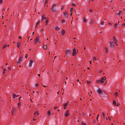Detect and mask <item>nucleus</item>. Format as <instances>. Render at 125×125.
I'll return each mask as SVG.
<instances>
[{"label": "nucleus", "mask_w": 125, "mask_h": 125, "mask_svg": "<svg viewBox=\"0 0 125 125\" xmlns=\"http://www.w3.org/2000/svg\"><path fill=\"white\" fill-rule=\"evenodd\" d=\"M94 60H96V58H94Z\"/></svg>", "instance_id": "obj_50"}, {"label": "nucleus", "mask_w": 125, "mask_h": 125, "mask_svg": "<svg viewBox=\"0 0 125 125\" xmlns=\"http://www.w3.org/2000/svg\"><path fill=\"white\" fill-rule=\"evenodd\" d=\"M117 42H115V43L116 44V45L117 46L118 45V44H117Z\"/></svg>", "instance_id": "obj_52"}, {"label": "nucleus", "mask_w": 125, "mask_h": 125, "mask_svg": "<svg viewBox=\"0 0 125 125\" xmlns=\"http://www.w3.org/2000/svg\"><path fill=\"white\" fill-rule=\"evenodd\" d=\"M44 19H45V20L46 19V17H44Z\"/></svg>", "instance_id": "obj_57"}, {"label": "nucleus", "mask_w": 125, "mask_h": 125, "mask_svg": "<svg viewBox=\"0 0 125 125\" xmlns=\"http://www.w3.org/2000/svg\"><path fill=\"white\" fill-rule=\"evenodd\" d=\"M82 124L83 125H86L85 124V123H82Z\"/></svg>", "instance_id": "obj_48"}, {"label": "nucleus", "mask_w": 125, "mask_h": 125, "mask_svg": "<svg viewBox=\"0 0 125 125\" xmlns=\"http://www.w3.org/2000/svg\"><path fill=\"white\" fill-rule=\"evenodd\" d=\"M8 69L9 70H10L11 69V68L10 67H8Z\"/></svg>", "instance_id": "obj_43"}, {"label": "nucleus", "mask_w": 125, "mask_h": 125, "mask_svg": "<svg viewBox=\"0 0 125 125\" xmlns=\"http://www.w3.org/2000/svg\"><path fill=\"white\" fill-rule=\"evenodd\" d=\"M21 44L20 42H18L17 43V46L18 48H19Z\"/></svg>", "instance_id": "obj_12"}, {"label": "nucleus", "mask_w": 125, "mask_h": 125, "mask_svg": "<svg viewBox=\"0 0 125 125\" xmlns=\"http://www.w3.org/2000/svg\"><path fill=\"white\" fill-rule=\"evenodd\" d=\"M39 36H37L36 38L35 39V41H34V43L35 44H37L39 42Z\"/></svg>", "instance_id": "obj_2"}, {"label": "nucleus", "mask_w": 125, "mask_h": 125, "mask_svg": "<svg viewBox=\"0 0 125 125\" xmlns=\"http://www.w3.org/2000/svg\"><path fill=\"white\" fill-rule=\"evenodd\" d=\"M43 48L45 50H46L47 49V46L46 45H44L43 46Z\"/></svg>", "instance_id": "obj_15"}, {"label": "nucleus", "mask_w": 125, "mask_h": 125, "mask_svg": "<svg viewBox=\"0 0 125 125\" xmlns=\"http://www.w3.org/2000/svg\"><path fill=\"white\" fill-rule=\"evenodd\" d=\"M48 22V20H46V23L47 24Z\"/></svg>", "instance_id": "obj_41"}, {"label": "nucleus", "mask_w": 125, "mask_h": 125, "mask_svg": "<svg viewBox=\"0 0 125 125\" xmlns=\"http://www.w3.org/2000/svg\"><path fill=\"white\" fill-rule=\"evenodd\" d=\"M7 46V45L6 44H5L3 46V49H4Z\"/></svg>", "instance_id": "obj_25"}, {"label": "nucleus", "mask_w": 125, "mask_h": 125, "mask_svg": "<svg viewBox=\"0 0 125 125\" xmlns=\"http://www.w3.org/2000/svg\"><path fill=\"white\" fill-rule=\"evenodd\" d=\"M63 14L65 17H67L68 16V14L67 12L65 11L64 12Z\"/></svg>", "instance_id": "obj_8"}, {"label": "nucleus", "mask_w": 125, "mask_h": 125, "mask_svg": "<svg viewBox=\"0 0 125 125\" xmlns=\"http://www.w3.org/2000/svg\"><path fill=\"white\" fill-rule=\"evenodd\" d=\"M119 105H120V104H119V103L118 102L116 106H118Z\"/></svg>", "instance_id": "obj_37"}, {"label": "nucleus", "mask_w": 125, "mask_h": 125, "mask_svg": "<svg viewBox=\"0 0 125 125\" xmlns=\"http://www.w3.org/2000/svg\"><path fill=\"white\" fill-rule=\"evenodd\" d=\"M115 94L116 96H117L118 95V93L117 92H116L115 93Z\"/></svg>", "instance_id": "obj_36"}, {"label": "nucleus", "mask_w": 125, "mask_h": 125, "mask_svg": "<svg viewBox=\"0 0 125 125\" xmlns=\"http://www.w3.org/2000/svg\"><path fill=\"white\" fill-rule=\"evenodd\" d=\"M71 53V51L70 50H66L65 52V53L67 55H69Z\"/></svg>", "instance_id": "obj_3"}, {"label": "nucleus", "mask_w": 125, "mask_h": 125, "mask_svg": "<svg viewBox=\"0 0 125 125\" xmlns=\"http://www.w3.org/2000/svg\"><path fill=\"white\" fill-rule=\"evenodd\" d=\"M79 81V79H77V82H78Z\"/></svg>", "instance_id": "obj_62"}, {"label": "nucleus", "mask_w": 125, "mask_h": 125, "mask_svg": "<svg viewBox=\"0 0 125 125\" xmlns=\"http://www.w3.org/2000/svg\"><path fill=\"white\" fill-rule=\"evenodd\" d=\"M67 103H65L63 104V106L64 107H65L67 106Z\"/></svg>", "instance_id": "obj_28"}, {"label": "nucleus", "mask_w": 125, "mask_h": 125, "mask_svg": "<svg viewBox=\"0 0 125 125\" xmlns=\"http://www.w3.org/2000/svg\"><path fill=\"white\" fill-rule=\"evenodd\" d=\"M93 10L92 9H90L89 10V11L90 12V13H92V12L93 11Z\"/></svg>", "instance_id": "obj_31"}, {"label": "nucleus", "mask_w": 125, "mask_h": 125, "mask_svg": "<svg viewBox=\"0 0 125 125\" xmlns=\"http://www.w3.org/2000/svg\"><path fill=\"white\" fill-rule=\"evenodd\" d=\"M57 108V107H56V106H55V107H54V109H55L56 108Z\"/></svg>", "instance_id": "obj_49"}, {"label": "nucleus", "mask_w": 125, "mask_h": 125, "mask_svg": "<svg viewBox=\"0 0 125 125\" xmlns=\"http://www.w3.org/2000/svg\"><path fill=\"white\" fill-rule=\"evenodd\" d=\"M62 22L63 23H64L65 22V21L63 20H62Z\"/></svg>", "instance_id": "obj_33"}, {"label": "nucleus", "mask_w": 125, "mask_h": 125, "mask_svg": "<svg viewBox=\"0 0 125 125\" xmlns=\"http://www.w3.org/2000/svg\"><path fill=\"white\" fill-rule=\"evenodd\" d=\"M52 10L53 11H56V9L55 7H52Z\"/></svg>", "instance_id": "obj_13"}, {"label": "nucleus", "mask_w": 125, "mask_h": 125, "mask_svg": "<svg viewBox=\"0 0 125 125\" xmlns=\"http://www.w3.org/2000/svg\"><path fill=\"white\" fill-rule=\"evenodd\" d=\"M56 5V4L55 3H54L52 5V7H54Z\"/></svg>", "instance_id": "obj_26"}, {"label": "nucleus", "mask_w": 125, "mask_h": 125, "mask_svg": "<svg viewBox=\"0 0 125 125\" xmlns=\"http://www.w3.org/2000/svg\"><path fill=\"white\" fill-rule=\"evenodd\" d=\"M107 51H107V49H106V53H107Z\"/></svg>", "instance_id": "obj_58"}, {"label": "nucleus", "mask_w": 125, "mask_h": 125, "mask_svg": "<svg viewBox=\"0 0 125 125\" xmlns=\"http://www.w3.org/2000/svg\"><path fill=\"white\" fill-rule=\"evenodd\" d=\"M45 16L44 15H43L42 16V18H43Z\"/></svg>", "instance_id": "obj_46"}, {"label": "nucleus", "mask_w": 125, "mask_h": 125, "mask_svg": "<svg viewBox=\"0 0 125 125\" xmlns=\"http://www.w3.org/2000/svg\"><path fill=\"white\" fill-rule=\"evenodd\" d=\"M96 82L97 83H101L100 82V81L99 80H97L96 81Z\"/></svg>", "instance_id": "obj_34"}, {"label": "nucleus", "mask_w": 125, "mask_h": 125, "mask_svg": "<svg viewBox=\"0 0 125 125\" xmlns=\"http://www.w3.org/2000/svg\"><path fill=\"white\" fill-rule=\"evenodd\" d=\"M96 119H97V121H98V117H97Z\"/></svg>", "instance_id": "obj_60"}, {"label": "nucleus", "mask_w": 125, "mask_h": 125, "mask_svg": "<svg viewBox=\"0 0 125 125\" xmlns=\"http://www.w3.org/2000/svg\"><path fill=\"white\" fill-rule=\"evenodd\" d=\"M21 97H20L19 98V101H20V100H21Z\"/></svg>", "instance_id": "obj_45"}, {"label": "nucleus", "mask_w": 125, "mask_h": 125, "mask_svg": "<svg viewBox=\"0 0 125 125\" xmlns=\"http://www.w3.org/2000/svg\"><path fill=\"white\" fill-rule=\"evenodd\" d=\"M102 72V70H101L100 71V73H101Z\"/></svg>", "instance_id": "obj_54"}, {"label": "nucleus", "mask_w": 125, "mask_h": 125, "mask_svg": "<svg viewBox=\"0 0 125 125\" xmlns=\"http://www.w3.org/2000/svg\"><path fill=\"white\" fill-rule=\"evenodd\" d=\"M13 98H15L17 97V96L16 94H13Z\"/></svg>", "instance_id": "obj_18"}, {"label": "nucleus", "mask_w": 125, "mask_h": 125, "mask_svg": "<svg viewBox=\"0 0 125 125\" xmlns=\"http://www.w3.org/2000/svg\"><path fill=\"white\" fill-rule=\"evenodd\" d=\"M69 115V111L68 110H67L65 114V117H67Z\"/></svg>", "instance_id": "obj_10"}, {"label": "nucleus", "mask_w": 125, "mask_h": 125, "mask_svg": "<svg viewBox=\"0 0 125 125\" xmlns=\"http://www.w3.org/2000/svg\"><path fill=\"white\" fill-rule=\"evenodd\" d=\"M51 114V111H48L47 112V114L48 115V116H49Z\"/></svg>", "instance_id": "obj_14"}, {"label": "nucleus", "mask_w": 125, "mask_h": 125, "mask_svg": "<svg viewBox=\"0 0 125 125\" xmlns=\"http://www.w3.org/2000/svg\"><path fill=\"white\" fill-rule=\"evenodd\" d=\"M97 92L100 94H102L103 93V90L100 89H99L97 90Z\"/></svg>", "instance_id": "obj_5"}, {"label": "nucleus", "mask_w": 125, "mask_h": 125, "mask_svg": "<svg viewBox=\"0 0 125 125\" xmlns=\"http://www.w3.org/2000/svg\"><path fill=\"white\" fill-rule=\"evenodd\" d=\"M18 38L19 39H21V37L20 36H19V37Z\"/></svg>", "instance_id": "obj_42"}, {"label": "nucleus", "mask_w": 125, "mask_h": 125, "mask_svg": "<svg viewBox=\"0 0 125 125\" xmlns=\"http://www.w3.org/2000/svg\"><path fill=\"white\" fill-rule=\"evenodd\" d=\"M22 57H20L19 58V59L18 61V62H17V63H20L22 60Z\"/></svg>", "instance_id": "obj_9"}, {"label": "nucleus", "mask_w": 125, "mask_h": 125, "mask_svg": "<svg viewBox=\"0 0 125 125\" xmlns=\"http://www.w3.org/2000/svg\"><path fill=\"white\" fill-rule=\"evenodd\" d=\"M109 25H112L111 23H109Z\"/></svg>", "instance_id": "obj_61"}, {"label": "nucleus", "mask_w": 125, "mask_h": 125, "mask_svg": "<svg viewBox=\"0 0 125 125\" xmlns=\"http://www.w3.org/2000/svg\"><path fill=\"white\" fill-rule=\"evenodd\" d=\"M121 13V11H119V12H118L117 13V14L119 16H120V13Z\"/></svg>", "instance_id": "obj_22"}, {"label": "nucleus", "mask_w": 125, "mask_h": 125, "mask_svg": "<svg viewBox=\"0 0 125 125\" xmlns=\"http://www.w3.org/2000/svg\"><path fill=\"white\" fill-rule=\"evenodd\" d=\"M110 44V47L112 49H113L114 48V42H109Z\"/></svg>", "instance_id": "obj_1"}, {"label": "nucleus", "mask_w": 125, "mask_h": 125, "mask_svg": "<svg viewBox=\"0 0 125 125\" xmlns=\"http://www.w3.org/2000/svg\"><path fill=\"white\" fill-rule=\"evenodd\" d=\"M28 57V54H26V55H25V58H27Z\"/></svg>", "instance_id": "obj_44"}, {"label": "nucleus", "mask_w": 125, "mask_h": 125, "mask_svg": "<svg viewBox=\"0 0 125 125\" xmlns=\"http://www.w3.org/2000/svg\"><path fill=\"white\" fill-rule=\"evenodd\" d=\"M55 28L56 30H58L60 29V28L57 26H55Z\"/></svg>", "instance_id": "obj_17"}, {"label": "nucleus", "mask_w": 125, "mask_h": 125, "mask_svg": "<svg viewBox=\"0 0 125 125\" xmlns=\"http://www.w3.org/2000/svg\"><path fill=\"white\" fill-rule=\"evenodd\" d=\"M40 22V21H39L37 22V23L36 24V26L35 27V28H37V25L39 24Z\"/></svg>", "instance_id": "obj_20"}, {"label": "nucleus", "mask_w": 125, "mask_h": 125, "mask_svg": "<svg viewBox=\"0 0 125 125\" xmlns=\"http://www.w3.org/2000/svg\"><path fill=\"white\" fill-rule=\"evenodd\" d=\"M86 82L88 84H90L91 82L90 81H87Z\"/></svg>", "instance_id": "obj_35"}, {"label": "nucleus", "mask_w": 125, "mask_h": 125, "mask_svg": "<svg viewBox=\"0 0 125 125\" xmlns=\"http://www.w3.org/2000/svg\"><path fill=\"white\" fill-rule=\"evenodd\" d=\"M43 31V29H42V30H41V31L42 32Z\"/></svg>", "instance_id": "obj_55"}, {"label": "nucleus", "mask_w": 125, "mask_h": 125, "mask_svg": "<svg viewBox=\"0 0 125 125\" xmlns=\"http://www.w3.org/2000/svg\"><path fill=\"white\" fill-rule=\"evenodd\" d=\"M48 0H46L45 1V3H47L48 2Z\"/></svg>", "instance_id": "obj_47"}, {"label": "nucleus", "mask_w": 125, "mask_h": 125, "mask_svg": "<svg viewBox=\"0 0 125 125\" xmlns=\"http://www.w3.org/2000/svg\"><path fill=\"white\" fill-rule=\"evenodd\" d=\"M34 32H32V35H34Z\"/></svg>", "instance_id": "obj_64"}, {"label": "nucleus", "mask_w": 125, "mask_h": 125, "mask_svg": "<svg viewBox=\"0 0 125 125\" xmlns=\"http://www.w3.org/2000/svg\"><path fill=\"white\" fill-rule=\"evenodd\" d=\"M105 50H106V49L107 50V48L106 47H105Z\"/></svg>", "instance_id": "obj_63"}, {"label": "nucleus", "mask_w": 125, "mask_h": 125, "mask_svg": "<svg viewBox=\"0 0 125 125\" xmlns=\"http://www.w3.org/2000/svg\"><path fill=\"white\" fill-rule=\"evenodd\" d=\"M102 115H103V117L104 119H105V115H104V113H102Z\"/></svg>", "instance_id": "obj_24"}, {"label": "nucleus", "mask_w": 125, "mask_h": 125, "mask_svg": "<svg viewBox=\"0 0 125 125\" xmlns=\"http://www.w3.org/2000/svg\"><path fill=\"white\" fill-rule=\"evenodd\" d=\"M63 9V8H62V7L61 8V10H62Z\"/></svg>", "instance_id": "obj_59"}, {"label": "nucleus", "mask_w": 125, "mask_h": 125, "mask_svg": "<svg viewBox=\"0 0 125 125\" xmlns=\"http://www.w3.org/2000/svg\"><path fill=\"white\" fill-rule=\"evenodd\" d=\"M42 86H43V87H46V86H45V85H43Z\"/></svg>", "instance_id": "obj_56"}, {"label": "nucleus", "mask_w": 125, "mask_h": 125, "mask_svg": "<svg viewBox=\"0 0 125 125\" xmlns=\"http://www.w3.org/2000/svg\"><path fill=\"white\" fill-rule=\"evenodd\" d=\"M104 22L103 21L101 22L100 23V24L101 25H104Z\"/></svg>", "instance_id": "obj_30"}, {"label": "nucleus", "mask_w": 125, "mask_h": 125, "mask_svg": "<svg viewBox=\"0 0 125 125\" xmlns=\"http://www.w3.org/2000/svg\"><path fill=\"white\" fill-rule=\"evenodd\" d=\"M76 50L75 48H74L73 49V56H74L76 54Z\"/></svg>", "instance_id": "obj_6"}, {"label": "nucleus", "mask_w": 125, "mask_h": 125, "mask_svg": "<svg viewBox=\"0 0 125 125\" xmlns=\"http://www.w3.org/2000/svg\"><path fill=\"white\" fill-rule=\"evenodd\" d=\"M84 22H85L86 21V20L85 19H84Z\"/></svg>", "instance_id": "obj_39"}, {"label": "nucleus", "mask_w": 125, "mask_h": 125, "mask_svg": "<svg viewBox=\"0 0 125 125\" xmlns=\"http://www.w3.org/2000/svg\"><path fill=\"white\" fill-rule=\"evenodd\" d=\"M15 110V108H13L12 109L11 111V114H12V115L14 113Z\"/></svg>", "instance_id": "obj_11"}, {"label": "nucleus", "mask_w": 125, "mask_h": 125, "mask_svg": "<svg viewBox=\"0 0 125 125\" xmlns=\"http://www.w3.org/2000/svg\"><path fill=\"white\" fill-rule=\"evenodd\" d=\"M113 104L115 105H116V102L115 101H113Z\"/></svg>", "instance_id": "obj_32"}, {"label": "nucleus", "mask_w": 125, "mask_h": 125, "mask_svg": "<svg viewBox=\"0 0 125 125\" xmlns=\"http://www.w3.org/2000/svg\"><path fill=\"white\" fill-rule=\"evenodd\" d=\"M3 1V0H0V4Z\"/></svg>", "instance_id": "obj_40"}, {"label": "nucleus", "mask_w": 125, "mask_h": 125, "mask_svg": "<svg viewBox=\"0 0 125 125\" xmlns=\"http://www.w3.org/2000/svg\"><path fill=\"white\" fill-rule=\"evenodd\" d=\"M72 5L73 6H74L75 5V4L74 3L72 4Z\"/></svg>", "instance_id": "obj_38"}, {"label": "nucleus", "mask_w": 125, "mask_h": 125, "mask_svg": "<svg viewBox=\"0 0 125 125\" xmlns=\"http://www.w3.org/2000/svg\"><path fill=\"white\" fill-rule=\"evenodd\" d=\"M74 8H71V9H70V12L71 13H72L73 10V9Z\"/></svg>", "instance_id": "obj_23"}, {"label": "nucleus", "mask_w": 125, "mask_h": 125, "mask_svg": "<svg viewBox=\"0 0 125 125\" xmlns=\"http://www.w3.org/2000/svg\"><path fill=\"white\" fill-rule=\"evenodd\" d=\"M114 25H115V28L117 27L118 26L117 24L116 23V24H115Z\"/></svg>", "instance_id": "obj_27"}, {"label": "nucleus", "mask_w": 125, "mask_h": 125, "mask_svg": "<svg viewBox=\"0 0 125 125\" xmlns=\"http://www.w3.org/2000/svg\"><path fill=\"white\" fill-rule=\"evenodd\" d=\"M6 70L5 69H3V73L4 74L5 72V71Z\"/></svg>", "instance_id": "obj_29"}, {"label": "nucleus", "mask_w": 125, "mask_h": 125, "mask_svg": "<svg viewBox=\"0 0 125 125\" xmlns=\"http://www.w3.org/2000/svg\"><path fill=\"white\" fill-rule=\"evenodd\" d=\"M33 62V61L32 60H31L30 61L28 65L29 67H31L32 66V64Z\"/></svg>", "instance_id": "obj_4"}, {"label": "nucleus", "mask_w": 125, "mask_h": 125, "mask_svg": "<svg viewBox=\"0 0 125 125\" xmlns=\"http://www.w3.org/2000/svg\"><path fill=\"white\" fill-rule=\"evenodd\" d=\"M39 114L37 112V111H36L34 114V115L35 116H36L37 115H39Z\"/></svg>", "instance_id": "obj_16"}, {"label": "nucleus", "mask_w": 125, "mask_h": 125, "mask_svg": "<svg viewBox=\"0 0 125 125\" xmlns=\"http://www.w3.org/2000/svg\"><path fill=\"white\" fill-rule=\"evenodd\" d=\"M38 85V83H37L36 85V86H37Z\"/></svg>", "instance_id": "obj_51"}, {"label": "nucleus", "mask_w": 125, "mask_h": 125, "mask_svg": "<svg viewBox=\"0 0 125 125\" xmlns=\"http://www.w3.org/2000/svg\"><path fill=\"white\" fill-rule=\"evenodd\" d=\"M108 119L109 120H111V118L110 117H108Z\"/></svg>", "instance_id": "obj_53"}, {"label": "nucleus", "mask_w": 125, "mask_h": 125, "mask_svg": "<svg viewBox=\"0 0 125 125\" xmlns=\"http://www.w3.org/2000/svg\"><path fill=\"white\" fill-rule=\"evenodd\" d=\"M65 33V31L64 30H62V34L63 35Z\"/></svg>", "instance_id": "obj_21"}, {"label": "nucleus", "mask_w": 125, "mask_h": 125, "mask_svg": "<svg viewBox=\"0 0 125 125\" xmlns=\"http://www.w3.org/2000/svg\"><path fill=\"white\" fill-rule=\"evenodd\" d=\"M106 79V78L105 77H103L102 79L100 80V82L103 83L104 82V81Z\"/></svg>", "instance_id": "obj_7"}, {"label": "nucleus", "mask_w": 125, "mask_h": 125, "mask_svg": "<svg viewBox=\"0 0 125 125\" xmlns=\"http://www.w3.org/2000/svg\"><path fill=\"white\" fill-rule=\"evenodd\" d=\"M113 40L115 42H117V40L116 39V38L115 37H113Z\"/></svg>", "instance_id": "obj_19"}]
</instances>
